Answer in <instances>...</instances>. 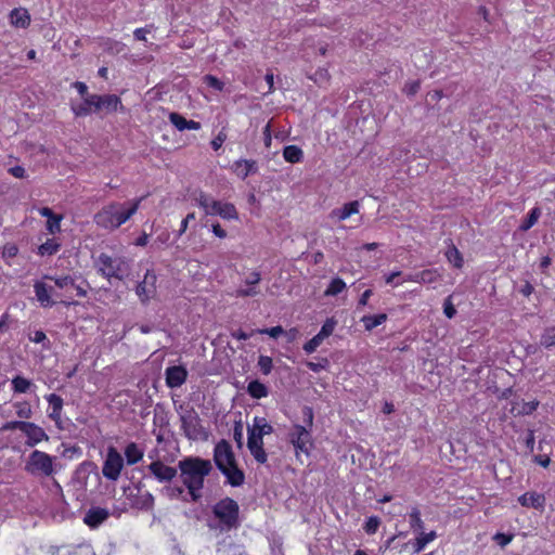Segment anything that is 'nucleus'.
I'll use <instances>...</instances> for the list:
<instances>
[{"label":"nucleus","mask_w":555,"mask_h":555,"mask_svg":"<svg viewBox=\"0 0 555 555\" xmlns=\"http://www.w3.org/2000/svg\"><path fill=\"white\" fill-rule=\"evenodd\" d=\"M53 460L48 453L35 450L30 453L25 469L33 475L49 477L54 473Z\"/></svg>","instance_id":"obj_8"},{"label":"nucleus","mask_w":555,"mask_h":555,"mask_svg":"<svg viewBox=\"0 0 555 555\" xmlns=\"http://www.w3.org/2000/svg\"><path fill=\"white\" fill-rule=\"evenodd\" d=\"M60 248V244L55 243L53 240H48L46 243L41 244L39 246V254L41 256H46V255H54L57 253Z\"/></svg>","instance_id":"obj_40"},{"label":"nucleus","mask_w":555,"mask_h":555,"mask_svg":"<svg viewBox=\"0 0 555 555\" xmlns=\"http://www.w3.org/2000/svg\"><path fill=\"white\" fill-rule=\"evenodd\" d=\"M233 438L235 442L237 443L238 448L243 447V425L241 421L235 422L234 428H233Z\"/></svg>","instance_id":"obj_54"},{"label":"nucleus","mask_w":555,"mask_h":555,"mask_svg":"<svg viewBox=\"0 0 555 555\" xmlns=\"http://www.w3.org/2000/svg\"><path fill=\"white\" fill-rule=\"evenodd\" d=\"M225 140H227V133H225L223 130H221V131L217 134V137L211 141V147H212V150H214V151H218V150L222 146V144H223V142H224Z\"/></svg>","instance_id":"obj_62"},{"label":"nucleus","mask_w":555,"mask_h":555,"mask_svg":"<svg viewBox=\"0 0 555 555\" xmlns=\"http://www.w3.org/2000/svg\"><path fill=\"white\" fill-rule=\"evenodd\" d=\"M540 216L541 209L539 207H533L527 215L526 219L519 225V230L522 232L530 230L538 222Z\"/></svg>","instance_id":"obj_29"},{"label":"nucleus","mask_w":555,"mask_h":555,"mask_svg":"<svg viewBox=\"0 0 555 555\" xmlns=\"http://www.w3.org/2000/svg\"><path fill=\"white\" fill-rule=\"evenodd\" d=\"M62 217L61 216H53L51 219H48L47 221V229L51 233H55L60 231V223H61Z\"/></svg>","instance_id":"obj_57"},{"label":"nucleus","mask_w":555,"mask_h":555,"mask_svg":"<svg viewBox=\"0 0 555 555\" xmlns=\"http://www.w3.org/2000/svg\"><path fill=\"white\" fill-rule=\"evenodd\" d=\"M359 206L358 201H352L346 203L341 208L333 210V214L337 216L339 220H345L351 215L357 214L359 211Z\"/></svg>","instance_id":"obj_25"},{"label":"nucleus","mask_w":555,"mask_h":555,"mask_svg":"<svg viewBox=\"0 0 555 555\" xmlns=\"http://www.w3.org/2000/svg\"><path fill=\"white\" fill-rule=\"evenodd\" d=\"M263 447V438L254 430H248L247 448Z\"/></svg>","instance_id":"obj_49"},{"label":"nucleus","mask_w":555,"mask_h":555,"mask_svg":"<svg viewBox=\"0 0 555 555\" xmlns=\"http://www.w3.org/2000/svg\"><path fill=\"white\" fill-rule=\"evenodd\" d=\"M248 395L254 399H261L268 396V387L258 379L251 380L247 386Z\"/></svg>","instance_id":"obj_23"},{"label":"nucleus","mask_w":555,"mask_h":555,"mask_svg":"<svg viewBox=\"0 0 555 555\" xmlns=\"http://www.w3.org/2000/svg\"><path fill=\"white\" fill-rule=\"evenodd\" d=\"M18 247L13 243H8L3 246L2 257L3 258H13L17 255Z\"/></svg>","instance_id":"obj_56"},{"label":"nucleus","mask_w":555,"mask_h":555,"mask_svg":"<svg viewBox=\"0 0 555 555\" xmlns=\"http://www.w3.org/2000/svg\"><path fill=\"white\" fill-rule=\"evenodd\" d=\"M122 456L115 448L109 447L102 467L103 476L109 480H117L122 469Z\"/></svg>","instance_id":"obj_10"},{"label":"nucleus","mask_w":555,"mask_h":555,"mask_svg":"<svg viewBox=\"0 0 555 555\" xmlns=\"http://www.w3.org/2000/svg\"><path fill=\"white\" fill-rule=\"evenodd\" d=\"M125 456L127 464L133 465L142 460L143 452L139 449L135 442H130L125 449Z\"/></svg>","instance_id":"obj_24"},{"label":"nucleus","mask_w":555,"mask_h":555,"mask_svg":"<svg viewBox=\"0 0 555 555\" xmlns=\"http://www.w3.org/2000/svg\"><path fill=\"white\" fill-rule=\"evenodd\" d=\"M25 423L26 422H24V421H11V422L5 423L2 426V429L3 430H15V429H18V430L23 431Z\"/></svg>","instance_id":"obj_63"},{"label":"nucleus","mask_w":555,"mask_h":555,"mask_svg":"<svg viewBox=\"0 0 555 555\" xmlns=\"http://www.w3.org/2000/svg\"><path fill=\"white\" fill-rule=\"evenodd\" d=\"M163 492L170 499H179L182 498L184 502H188L189 499L184 495V488L181 486H167L164 487Z\"/></svg>","instance_id":"obj_38"},{"label":"nucleus","mask_w":555,"mask_h":555,"mask_svg":"<svg viewBox=\"0 0 555 555\" xmlns=\"http://www.w3.org/2000/svg\"><path fill=\"white\" fill-rule=\"evenodd\" d=\"M258 333L267 334L272 338H278L280 335H282L284 333V330L282 326L278 325V326L270 327V328L258 330Z\"/></svg>","instance_id":"obj_58"},{"label":"nucleus","mask_w":555,"mask_h":555,"mask_svg":"<svg viewBox=\"0 0 555 555\" xmlns=\"http://www.w3.org/2000/svg\"><path fill=\"white\" fill-rule=\"evenodd\" d=\"M441 279L438 269H426L420 272V281L423 284H431Z\"/></svg>","instance_id":"obj_37"},{"label":"nucleus","mask_w":555,"mask_h":555,"mask_svg":"<svg viewBox=\"0 0 555 555\" xmlns=\"http://www.w3.org/2000/svg\"><path fill=\"white\" fill-rule=\"evenodd\" d=\"M44 279L52 280L61 289H68L72 286H75V278L72 275H63V276H51V275H44Z\"/></svg>","instance_id":"obj_35"},{"label":"nucleus","mask_w":555,"mask_h":555,"mask_svg":"<svg viewBox=\"0 0 555 555\" xmlns=\"http://www.w3.org/2000/svg\"><path fill=\"white\" fill-rule=\"evenodd\" d=\"M258 366H259L260 371L262 372V374L269 375L273 369L272 358H270L268 356H263V354L259 356Z\"/></svg>","instance_id":"obj_43"},{"label":"nucleus","mask_w":555,"mask_h":555,"mask_svg":"<svg viewBox=\"0 0 555 555\" xmlns=\"http://www.w3.org/2000/svg\"><path fill=\"white\" fill-rule=\"evenodd\" d=\"M143 197L133 202H112L103 206L93 217L95 224L105 230H116L129 220L139 209Z\"/></svg>","instance_id":"obj_2"},{"label":"nucleus","mask_w":555,"mask_h":555,"mask_svg":"<svg viewBox=\"0 0 555 555\" xmlns=\"http://www.w3.org/2000/svg\"><path fill=\"white\" fill-rule=\"evenodd\" d=\"M34 291L37 300L40 306L43 308H51L55 305V301L52 299L53 287L48 286L46 283L41 281H36L34 284Z\"/></svg>","instance_id":"obj_17"},{"label":"nucleus","mask_w":555,"mask_h":555,"mask_svg":"<svg viewBox=\"0 0 555 555\" xmlns=\"http://www.w3.org/2000/svg\"><path fill=\"white\" fill-rule=\"evenodd\" d=\"M346 288V283L340 278H334L324 292L325 296H337Z\"/></svg>","instance_id":"obj_36"},{"label":"nucleus","mask_w":555,"mask_h":555,"mask_svg":"<svg viewBox=\"0 0 555 555\" xmlns=\"http://www.w3.org/2000/svg\"><path fill=\"white\" fill-rule=\"evenodd\" d=\"M539 401L533 400L529 402H524L521 409L518 411L519 415H530L533 411L539 406Z\"/></svg>","instance_id":"obj_53"},{"label":"nucleus","mask_w":555,"mask_h":555,"mask_svg":"<svg viewBox=\"0 0 555 555\" xmlns=\"http://www.w3.org/2000/svg\"><path fill=\"white\" fill-rule=\"evenodd\" d=\"M330 361L327 358H321L318 362L308 361L306 362V366L312 372H320L328 366Z\"/></svg>","instance_id":"obj_48"},{"label":"nucleus","mask_w":555,"mask_h":555,"mask_svg":"<svg viewBox=\"0 0 555 555\" xmlns=\"http://www.w3.org/2000/svg\"><path fill=\"white\" fill-rule=\"evenodd\" d=\"M302 417H304V423L308 429H310L313 425V417H314V414H313V410L312 408L308 406V405H305L302 408Z\"/></svg>","instance_id":"obj_52"},{"label":"nucleus","mask_w":555,"mask_h":555,"mask_svg":"<svg viewBox=\"0 0 555 555\" xmlns=\"http://www.w3.org/2000/svg\"><path fill=\"white\" fill-rule=\"evenodd\" d=\"M12 24L16 27L25 28L30 23V16L26 10L14 9L11 12Z\"/></svg>","instance_id":"obj_27"},{"label":"nucleus","mask_w":555,"mask_h":555,"mask_svg":"<svg viewBox=\"0 0 555 555\" xmlns=\"http://www.w3.org/2000/svg\"><path fill=\"white\" fill-rule=\"evenodd\" d=\"M513 539V535L498 532L493 540L502 547L506 546Z\"/></svg>","instance_id":"obj_61"},{"label":"nucleus","mask_w":555,"mask_h":555,"mask_svg":"<svg viewBox=\"0 0 555 555\" xmlns=\"http://www.w3.org/2000/svg\"><path fill=\"white\" fill-rule=\"evenodd\" d=\"M47 400H48L49 404L52 406V409L62 410L63 399L60 396H57L55 393H51L47 397Z\"/></svg>","instance_id":"obj_59"},{"label":"nucleus","mask_w":555,"mask_h":555,"mask_svg":"<svg viewBox=\"0 0 555 555\" xmlns=\"http://www.w3.org/2000/svg\"><path fill=\"white\" fill-rule=\"evenodd\" d=\"M72 109L76 116H87L93 113V102L91 100V95H87L83 99V102L78 105H73Z\"/></svg>","instance_id":"obj_30"},{"label":"nucleus","mask_w":555,"mask_h":555,"mask_svg":"<svg viewBox=\"0 0 555 555\" xmlns=\"http://www.w3.org/2000/svg\"><path fill=\"white\" fill-rule=\"evenodd\" d=\"M99 272L105 278L124 280L129 271L128 262L122 258H113L107 254H100L96 261Z\"/></svg>","instance_id":"obj_7"},{"label":"nucleus","mask_w":555,"mask_h":555,"mask_svg":"<svg viewBox=\"0 0 555 555\" xmlns=\"http://www.w3.org/2000/svg\"><path fill=\"white\" fill-rule=\"evenodd\" d=\"M23 433L27 437L25 444L29 448L35 447L36 444L43 440H49V436L46 434L43 428L36 425L35 423L26 422Z\"/></svg>","instance_id":"obj_14"},{"label":"nucleus","mask_w":555,"mask_h":555,"mask_svg":"<svg viewBox=\"0 0 555 555\" xmlns=\"http://www.w3.org/2000/svg\"><path fill=\"white\" fill-rule=\"evenodd\" d=\"M180 478L188 489V495L193 502L202 499L201 490L204 487L205 477L214 469L210 460L199 456H188L179 461Z\"/></svg>","instance_id":"obj_1"},{"label":"nucleus","mask_w":555,"mask_h":555,"mask_svg":"<svg viewBox=\"0 0 555 555\" xmlns=\"http://www.w3.org/2000/svg\"><path fill=\"white\" fill-rule=\"evenodd\" d=\"M234 166L236 167V169L244 166V169L242 171H238V176L242 179H245L249 175H254L258 171L257 162L254 159H240L234 163Z\"/></svg>","instance_id":"obj_22"},{"label":"nucleus","mask_w":555,"mask_h":555,"mask_svg":"<svg viewBox=\"0 0 555 555\" xmlns=\"http://www.w3.org/2000/svg\"><path fill=\"white\" fill-rule=\"evenodd\" d=\"M283 156L286 162L296 164L301 162L304 153L297 145H287L283 150Z\"/></svg>","instance_id":"obj_28"},{"label":"nucleus","mask_w":555,"mask_h":555,"mask_svg":"<svg viewBox=\"0 0 555 555\" xmlns=\"http://www.w3.org/2000/svg\"><path fill=\"white\" fill-rule=\"evenodd\" d=\"M518 502L521 506L542 508L545 504V498L543 494L537 492H526L519 496Z\"/></svg>","instance_id":"obj_20"},{"label":"nucleus","mask_w":555,"mask_h":555,"mask_svg":"<svg viewBox=\"0 0 555 555\" xmlns=\"http://www.w3.org/2000/svg\"><path fill=\"white\" fill-rule=\"evenodd\" d=\"M446 257L453 267L460 269L463 267V257L460 250L456 248L454 244H451L446 251Z\"/></svg>","instance_id":"obj_31"},{"label":"nucleus","mask_w":555,"mask_h":555,"mask_svg":"<svg viewBox=\"0 0 555 555\" xmlns=\"http://www.w3.org/2000/svg\"><path fill=\"white\" fill-rule=\"evenodd\" d=\"M336 324H337V321H336V320H334V318H330V319H327V320L323 323V325H322V327H321V330H320V332H319L318 334H319L323 339H325L326 337H328L330 335H332V334H333V332H334V330H335Z\"/></svg>","instance_id":"obj_42"},{"label":"nucleus","mask_w":555,"mask_h":555,"mask_svg":"<svg viewBox=\"0 0 555 555\" xmlns=\"http://www.w3.org/2000/svg\"><path fill=\"white\" fill-rule=\"evenodd\" d=\"M214 462L232 487H241L245 482V474L237 466L232 447L227 440L222 439L215 446Z\"/></svg>","instance_id":"obj_3"},{"label":"nucleus","mask_w":555,"mask_h":555,"mask_svg":"<svg viewBox=\"0 0 555 555\" xmlns=\"http://www.w3.org/2000/svg\"><path fill=\"white\" fill-rule=\"evenodd\" d=\"M150 472L160 482L171 481L177 476V468L168 466L160 461H154L149 465Z\"/></svg>","instance_id":"obj_16"},{"label":"nucleus","mask_w":555,"mask_h":555,"mask_svg":"<svg viewBox=\"0 0 555 555\" xmlns=\"http://www.w3.org/2000/svg\"><path fill=\"white\" fill-rule=\"evenodd\" d=\"M421 88V82L418 80L409 81L405 83L403 91L406 95L413 96L415 95Z\"/></svg>","instance_id":"obj_55"},{"label":"nucleus","mask_w":555,"mask_h":555,"mask_svg":"<svg viewBox=\"0 0 555 555\" xmlns=\"http://www.w3.org/2000/svg\"><path fill=\"white\" fill-rule=\"evenodd\" d=\"M380 521H379V518L376 517V516H372L370 517L365 525H364V530L367 534H373L377 531L378 529V526H379Z\"/></svg>","instance_id":"obj_50"},{"label":"nucleus","mask_w":555,"mask_h":555,"mask_svg":"<svg viewBox=\"0 0 555 555\" xmlns=\"http://www.w3.org/2000/svg\"><path fill=\"white\" fill-rule=\"evenodd\" d=\"M157 275L153 270H147L143 281L139 282L135 287L141 304L146 305L151 298L156 295Z\"/></svg>","instance_id":"obj_12"},{"label":"nucleus","mask_w":555,"mask_h":555,"mask_svg":"<svg viewBox=\"0 0 555 555\" xmlns=\"http://www.w3.org/2000/svg\"><path fill=\"white\" fill-rule=\"evenodd\" d=\"M109 517V512L103 507H91L83 517V522L90 528H98Z\"/></svg>","instance_id":"obj_18"},{"label":"nucleus","mask_w":555,"mask_h":555,"mask_svg":"<svg viewBox=\"0 0 555 555\" xmlns=\"http://www.w3.org/2000/svg\"><path fill=\"white\" fill-rule=\"evenodd\" d=\"M387 318L388 317L386 313H379L374 315H363L360 321L363 323V326L366 331H372L376 326L386 322Z\"/></svg>","instance_id":"obj_26"},{"label":"nucleus","mask_w":555,"mask_h":555,"mask_svg":"<svg viewBox=\"0 0 555 555\" xmlns=\"http://www.w3.org/2000/svg\"><path fill=\"white\" fill-rule=\"evenodd\" d=\"M125 494L133 508L150 511L154 506V496L143 491L140 485L125 488Z\"/></svg>","instance_id":"obj_9"},{"label":"nucleus","mask_w":555,"mask_h":555,"mask_svg":"<svg viewBox=\"0 0 555 555\" xmlns=\"http://www.w3.org/2000/svg\"><path fill=\"white\" fill-rule=\"evenodd\" d=\"M196 202L201 208L205 210L206 215L220 216L225 220H237L238 212L235 206L231 203H223L214 199L211 196L201 192L196 197Z\"/></svg>","instance_id":"obj_5"},{"label":"nucleus","mask_w":555,"mask_h":555,"mask_svg":"<svg viewBox=\"0 0 555 555\" xmlns=\"http://www.w3.org/2000/svg\"><path fill=\"white\" fill-rule=\"evenodd\" d=\"M181 428L189 440L206 441L209 431L203 426L202 420L194 408L185 409L180 415Z\"/></svg>","instance_id":"obj_6"},{"label":"nucleus","mask_w":555,"mask_h":555,"mask_svg":"<svg viewBox=\"0 0 555 555\" xmlns=\"http://www.w3.org/2000/svg\"><path fill=\"white\" fill-rule=\"evenodd\" d=\"M11 383H12V389L16 393H25L33 386V383L29 379H27L23 376H20V375L15 376Z\"/></svg>","instance_id":"obj_32"},{"label":"nucleus","mask_w":555,"mask_h":555,"mask_svg":"<svg viewBox=\"0 0 555 555\" xmlns=\"http://www.w3.org/2000/svg\"><path fill=\"white\" fill-rule=\"evenodd\" d=\"M541 345L545 348H551L555 345V326L545 328L541 336Z\"/></svg>","instance_id":"obj_41"},{"label":"nucleus","mask_w":555,"mask_h":555,"mask_svg":"<svg viewBox=\"0 0 555 555\" xmlns=\"http://www.w3.org/2000/svg\"><path fill=\"white\" fill-rule=\"evenodd\" d=\"M410 526L412 529L423 531L424 521L421 518V512L417 507H413L410 513Z\"/></svg>","instance_id":"obj_39"},{"label":"nucleus","mask_w":555,"mask_h":555,"mask_svg":"<svg viewBox=\"0 0 555 555\" xmlns=\"http://www.w3.org/2000/svg\"><path fill=\"white\" fill-rule=\"evenodd\" d=\"M96 465L93 462H82L75 470V480L81 486H87L88 477L91 473H95Z\"/></svg>","instance_id":"obj_21"},{"label":"nucleus","mask_w":555,"mask_h":555,"mask_svg":"<svg viewBox=\"0 0 555 555\" xmlns=\"http://www.w3.org/2000/svg\"><path fill=\"white\" fill-rule=\"evenodd\" d=\"M261 281V275L258 271H253L245 280V284L255 287Z\"/></svg>","instance_id":"obj_64"},{"label":"nucleus","mask_w":555,"mask_h":555,"mask_svg":"<svg viewBox=\"0 0 555 555\" xmlns=\"http://www.w3.org/2000/svg\"><path fill=\"white\" fill-rule=\"evenodd\" d=\"M289 439L297 451L306 454H309L310 449L313 447L310 429L302 425H294L293 430L289 433Z\"/></svg>","instance_id":"obj_11"},{"label":"nucleus","mask_w":555,"mask_h":555,"mask_svg":"<svg viewBox=\"0 0 555 555\" xmlns=\"http://www.w3.org/2000/svg\"><path fill=\"white\" fill-rule=\"evenodd\" d=\"M165 376L169 388H178L185 383L188 371L182 365H173L166 369Z\"/></svg>","instance_id":"obj_15"},{"label":"nucleus","mask_w":555,"mask_h":555,"mask_svg":"<svg viewBox=\"0 0 555 555\" xmlns=\"http://www.w3.org/2000/svg\"><path fill=\"white\" fill-rule=\"evenodd\" d=\"M256 427H259L258 434L263 438L264 435L273 433V427L263 417L256 416Z\"/></svg>","instance_id":"obj_45"},{"label":"nucleus","mask_w":555,"mask_h":555,"mask_svg":"<svg viewBox=\"0 0 555 555\" xmlns=\"http://www.w3.org/2000/svg\"><path fill=\"white\" fill-rule=\"evenodd\" d=\"M323 340L324 339L319 334H317L304 345V350L307 353H312L323 343Z\"/></svg>","instance_id":"obj_46"},{"label":"nucleus","mask_w":555,"mask_h":555,"mask_svg":"<svg viewBox=\"0 0 555 555\" xmlns=\"http://www.w3.org/2000/svg\"><path fill=\"white\" fill-rule=\"evenodd\" d=\"M16 409V415L21 418H30L33 411L28 402H16L14 404Z\"/></svg>","instance_id":"obj_44"},{"label":"nucleus","mask_w":555,"mask_h":555,"mask_svg":"<svg viewBox=\"0 0 555 555\" xmlns=\"http://www.w3.org/2000/svg\"><path fill=\"white\" fill-rule=\"evenodd\" d=\"M93 102V113L105 111L106 113H115L117 111H124L121 100L116 94L98 95L91 94Z\"/></svg>","instance_id":"obj_13"},{"label":"nucleus","mask_w":555,"mask_h":555,"mask_svg":"<svg viewBox=\"0 0 555 555\" xmlns=\"http://www.w3.org/2000/svg\"><path fill=\"white\" fill-rule=\"evenodd\" d=\"M436 537V531H430L428 533H424L423 531H421L420 537L416 538L414 543V552H421L426 546V544L434 541Z\"/></svg>","instance_id":"obj_34"},{"label":"nucleus","mask_w":555,"mask_h":555,"mask_svg":"<svg viewBox=\"0 0 555 555\" xmlns=\"http://www.w3.org/2000/svg\"><path fill=\"white\" fill-rule=\"evenodd\" d=\"M443 313L449 319H452L456 314V310L451 301V296H449L443 302Z\"/></svg>","instance_id":"obj_60"},{"label":"nucleus","mask_w":555,"mask_h":555,"mask_svg":"<svg viewBox=\"0 0 555 555\" xmlns=\"http://www.w3.org/2000/svg\"><path fill=\"white\" fill-rule=\"evenodd\" d=\"M153 423L154 425L159 427H165L169 425L168 414L165 411L164 406L160 404H156L155 406Z\"/></svg>","instance_id":"obj_33"},{"label":"nucleus","mask_w":555,"mask_h":555,"mask_svg":"<svg viewBox=\"0 0 555 555\" xmlns=\"http://www.w3.org/2000/svg\"><path fill=\"white\" fill-rule=\"evenodd\" d=\"M212 514L217 522L209 524L210 529L229 532L237 529L241 525L240 506L232 498L227 496L218 501L212 506Z\"/></svg>","instance_id":"obj_4"},{"label":"nucleus","mask_w":555,"mask_h":555,"mask_svg":"<svg viewBox=\"0 0 555 555\" xmlns=\"http://www.w3.org/2000/svg\"><path fill=\"white\" fill-rule=\"evenodd\" d=\"M204 82L209 87L217 91H222L224 88V82L212 75L204 76Z\"/></svg>","instance_id":"obj_47"},{"label":"nucleus","mask_w":555,"mask_h":555,"mask_svg":"<svg viewBox=\"0 0 555 555\" xmlns=\"http://www.w3.org/2000/svg\"><path fill=\"white\" fill-rule=\"evenodd\" d=\"M254 459L259 464H264L267 462V453L263 449V447H257V448H248Z\"/></svg>","instance_id":"obj_51"},{"label":"nucleus","mask_w":555,"mask_h":555,"mask_svg":"<svg viewBox=\"0 0 555 555\" xmlns=\"http://www.w3.org/2000/svg\"><path fill=\"white\" fill-rule=\"evenodd\" d=\"M169 120L180 131L201 129V124L198 121L188 120L179 113H170Z\"/></svg>","instance_id":"obj_19"}]
</instances>
